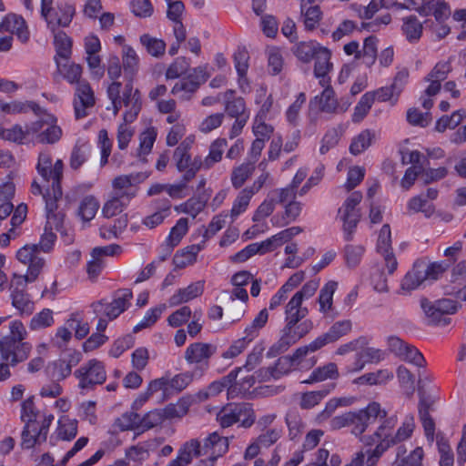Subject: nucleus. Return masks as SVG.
Wrapping results in <instances>:
<instances>
[{
	"label": "nucleus",
	"instance_id": "nucleus-50",
	"mask_svg": "<svg viewBox=\"0 0 466 466\" xmlns=\"http://www.w3.org/2000/svg\"><path fill=\"white\" fill-rule=\"evenodd\" d=\"M203 370L196 369L194 371H186L175 375L172 379L168 380V387L177 391L185 390L196 377L202 376Z\"/></svg>",
	"mask_w": 466,
	"mask_h": 466
},
{
	"label": "nucleus",
	"instance_id": "nucleus-20",
	"mask_svg": "<svg viewBox=\"0 0 466 466\" xmlns=\"http://www.w3.org/2000/svg\"><path fill=\"white\" fill-rule=\"evenodd\" d=\"M138 174L121 175L112 181L113 195L130 201L137 193L135 184L139 181Z\"/></svg>",
	"mask_w": 466,
	"mask_h": 466
},
{
	"label": "nucleus",
	"instance_id": "nucleus-12",
	"mask_svg": "<svg viewBox=\"0 0 466 466\" xmlns=\"http://www.w3.org/2000/svg\"><path fill=\"white\" fill-rule=\"evenodd\" d=\"M32 345L28 342L18 341L13 338L0 339V360L16 366L25 361L30 355Z\"/></svg>",
	"mask_w": 466,
	"mask_h": 466
},
{
	"label": "nucleus",
	"instance_id": "nucleus-64",
	"mask_svg": "<svg viewBox=\"0 0 466 466\" xmlns=\"http://www.w3.org/2000/svg\"><path fill=\"white\" fill-rule=\"evenodd\" d=\"M225 111L232 118L249 117L245 101L242 97L233 98L225 102Z\"/></svg>",
	"mask_w": 466,
	"mask_h": 466
},
{
	"label": "nucleus",
	"instance_id": "nucleus-49",
	"mask_svg": "<svg viewBox=\"0 0 466 466\" xmlns=\"http://www.w3.org/2000/svg\"><path fill=\"white\" fill-rule=\"evenodd\" d=\"M201 455H203L201 443L197 439L187 441L177 452V457L185 465L190 464L194 457Z\"/></svg>",
	"mask_w": 466,
	"mask_h": 466
},
{
	"label": "nucleus",
	"instance_id": "nucleus-30",
	"mask_svg": "<svg viewBox=\"0 0 466 466\" xmlns=\"http://www.w3.org/2000/svg\"><path fill=\"white\" fill-rule=\"evenodd\" d=\"M131 299L132 291L130 289L119 290L117 297L104 308L105 315L109 320L115 319L128 308Z\"/></svg>",
	"mask_w": 466,
	"mask_h": 466
},
{
	"label": "nucleus",
	"instance_id": "nucleus-1",
	"mask_svg": "<svg viewBox=\"0 0 466 466\" xmlns=\"http://www.w3.org/2000/svg\"><path fill=\"white\" fill-rule=\"evenodd\" d=\"M64 163L61 159H57L53 164L51 154L42 152L38 156L36 164L37 173L46 181H52L51 187L46 188L44 194L46 202V210L48 219H54L55 223L59 220V216L55 214L57 209V202L62 198L61 180L63 178Z\"/></svg>",
	"mask_w": 466,
	"mask_h": 466
},
{
	"label": "nucleus",
	"instance_id": "nucleus-56",
	"mask_svg": "<svg viewBox=\"0 0 466 466\" xmlns=\"http://www.w3.org/2000/svg\"><path fill=\"white\" fill-rule=\"evenodd\" d=\"M30 134L28 126L25 130L19 125H14L9 128H0V139L17 144H22Z\"/></svg>",
	"mask_w": 466,
	"mask_h": 466
},
{
	"label": "nucleus",
	"instance_id": "nucleus-2",
	"mask_svg": "<svg viewBox=\"0 0 466 466\" xmlns=\"http://www.w3.org/2000/svg\"><path fill=\"white\" fill-rule=\"evenodd\" d=\"M448 265L443 262H430L425 258L417 259L401 280V289L408 292L431 283L446 271Z\"/></svg>",
	"mask_w": 466,
	"mask_h": 466
},
{
	"label": "nucleus",
	"instance_id": "nucleus-18",
	"mask_svg": "<svg viewBox=\"0 0 466 466\" xmlns=\"http://www.w3.org/2000/svg\"><path fill=\"white\" fill-rule=\"evenodd\" d=\"M216 350V346L210 343L194 342L186 349L184 358L188 364L208 367V360L215 354Z\"/></svg>",
	"mask_w": 466,
	"mask_h": 466
},
{
	"label": "nucleus",
	"instance_id": "nucleus-48",
	"mask_svg": "<svg viewBox=\"0 0 466 466\" xmlns=\"http://www.w3.org/2000/svg\"><path fill=\"white\" fill-rule=\"evenodd\" d=\"M140 43L151 56L158 57L165 54L166 43L160 38L154 37L149 34H144L140 36Z\"/></svg>",
	"mask_w": 466,
	"mask_h": 466
},
{
	"label": "nucleus",
	"instance_id": "nucleus-53",
	"mask_svg": "<svg viewBox=\"0 0 466 466\" xmlns=\"http://www.w3.org/2000/svg\"><path fill=\"white\" fill-rule=\"evenodd\" d=\"M91 146L88 142L77 141L70 156V167L78 169L87 159Z\"/></svg>",
	"mask_w": 466,
	"mask_h": 466
},
{
	"label": "nucleus",
	"instance_id": "nucleus-13",
	"mask_svg": "<svg viewBox=\"0 0 466 466\" xmlns=\"http://www.w3.org/2000/svg\"><path fill=\"white\" fill-rule=\"evenodd\" d=\"M16 258L27 266V272L22 278L29 282H34L45 265V258L40 256L38 246L35 244L25 245L16 252Z\"/></svg>",
	"mask_w": 466,
	"mask_h": 466
},
{
	"label": "nucleus",
	"instance_id": "nucleus-35",
	"mask_svg": "<svg viewBox=\"0 0 466 466\" xmlns=\"http://www.w3.org/2000/svg\"><path fill=\"white\" fill-rule=\"evenodd\" d=\"M57 71L69 84L81 83L82 67L74 60H56Z\"/></svg>",
	"mask_w": 466,
	"mask_h": 466
},
{
	"label": "nucleus",
	"instance_id": "nucleus-4",
	"mask_svg": "<svg viewBox=\"0 0 466 466\" xmlns=\"http://www.w3.org/2000/svg\"><path fill=\"white\" fill-rule=\"evenodd\" d=\"M195 142L194 136H188L176 147L173 153V162L177 170L182 173L186 181H191L197 173L203 168L202 157H191L190 149Z\"/></svg>",
	"mask_w": 466,
	"mask_h": 466
},
{
	"label": "nucleus",
	"instance_id": "nucleus-19",
	"mask_svg": "<svg viewBox=\"0 0 466 466\" xmlns=\"http://www.w3.org/2000/svg\"><path fill=\"white\" fill-rule=\"evenodd\" d=\"M377 250L383 256L389 274H392L397 269L398 262L391 251V232L388 224L383 225L380 231Z\"/></svg>",
	"mask_w": 466,
	"mask_h": 466
},
{
	"label": "nucleus",
	"instance_id": "nucleus-51",
	"mask_svg": "<svg viewBox=\"0 0 466 466\" xmlns=\"http://www.w3.org/2000/svg\"><path fill=\"white\" fill-rule=\"evenodd\" d=\"M237 372L230 371L228 376L224 377L221 380L213 381L209 384V386L205 390V391L199 393V397L203 400H206L209 397H214L218 395L220 392L224 390L225 388L231 385V383L236 380Z\"/></svg>",
	"mask_w": 466,
	"mask_h": 466
},
{
	"label": "nucleus",
	"instance_id": "nucleus-45",
	"mask_svg": "<svg viewBox=\"0 0 466 466\" xmlns=\"http://www.w3.org/2000/svg\"><path fill=\"white\" fill-rule=\"evenodd\" d=\"M376 134L374 131L365 129L356 136L350 144V151L353 155H360L370 147L375 139Z\"/></svg>",
	"mask_w": 466,
	"mask_h": 466
},
{
	"label": "nucleus",
	"instance_id": "nucleus-39",
	"mask_svg": "<svg viewBox=\"0 0 466 466\" xmlns=\"http://www.w3.org/2000/svg\"><path fill=\"white\" fill-rule=\"evenodd\" d=\"M200 245H191L178 250L173 258V264L176 268H184L193 265L197 260V255L201 250Z\"/></svg>",
	"mask_w": 466,
	"mask_h": 466
},
{
	"label": "nucleus",
	"instance_id": "nucleus-42",
	"mask_svg": "<svg viewBox=\"0 0 466 466\" xmlns=\"http://www.w3.org/2000/svg\"><path fill=\"white\" fill-rule=\"evenodd\" d=\"M284 213L281 218L275 216L271 221L273 225L278 227H283L289 223L295 221L300 215L302 210V204L299 201H293L283 206Z\"/></svg>",
	"mask_w": 466,
	"mask_h": 466
},
{
	"label": "nucleus",
	"instance_id": "nucleus-5",
	"mask_svg": "<svg viewBox=\"0 0 466 466\" xmlns=\"http://www.w3.org/2000/svg\"><path fill=\"white\" fill-rule=\"evenodd\" d=\"M420 307L429 325L446 326L451 323L450 314L458 309V304L451 299L431 301L426 298L420 299Z\"/></svg>",
	"mask_w": 466,
	"mask_h": 466
},
{
	"label": "nucleus",
	"instance_id": "nucleus-24",
	"mask_svg": "<svg viewBox=\"0 0 466 466\" xmlns=\"http://www.w3.org/2000/svg\"><path fill=\"white\" fill-rule=\"evenodd\" d=\"M303 300L293 295L285 306V326L288 329H294L309 314L307 307L302 306Z\"/></svg>",
	"mask_w": 466,
	"mask_h": 466
},
{
	"label": "nucleus",
	"instance_id": "nucleus-61",
	"mask_svg": "<svg viewBox=\"0 0 466 466\" xmlns=\"http://www.w3.org/2000/svg\"><path fill=\"white\" fill-rule=\"evenodd\" d=\"M285 420L289 429V435L291 440H294L302 432L305 427L303 420L297 410H290L286 414Z\"/></svg>",
	"mask_w": 466,
	"mask_h": 466
},
{
	"label": "nucleus",
	"instance_id": "nucleus-16",
	"mask_svg": "<svg viewBox=\"0 0 466 466\" xmlns=\"http://www.w3.org/2000/svg\"><path fill=\"white\" fill-rule=\"evenodd\" d=\"M352 321L350 319H342L334 322L327 332L319 335L310 343L309 346L310 347L313 352L322 349L328 344L334 343L347 336L352 330Z\"/></svg>",
	"mask_w": 466,
	"mask_h": 466
},
{
	"label": "nucleus",
	"instance_id": "nucleus-44",
	"mask_svg": "<svg viewBox=\"0 0 466 466\" xmlns=\"http://www.w3.org/2000/svg\"><path fill=\"white\" fill-rule=\"evenodd\" d=\"M337 282L330 280L327 282L319 291L318 302L319 304V311L328 314L332 309L333 295L337 289Z\"/></svg>",
	"mask_w": 466,
	"mask_h": 466
},
{
	"label": "nucleus",
	"instance_id": "nucleus-54",
	"mask_svg": "<svg viewBox=\"0 0 466 466\" xmlns=\"http://www.w3.org/2000/svg\"><path fill=\"white\" fill-rule=\"evenodd\" d=\"M402 32L410 41L419 40L422 33V24L415 15H409L403 18Z\"/></svg>",
	"mask_w": 466,
	"mask_h": 466
},
{
	"label": "nucleus",
	"instance_id": "nucleus-52",
	"mask_svg": "<svg viewBox=\"0 0 466 466\" xmlns=\"http://www.w3.org/2000/svg\"><path fill=\"white\" fill-rule=\"evenodd\" d=\"M100 207L99 201L93 196L85 197L78 207V216L85 222L92 220Z\"/></svg>",
	"mask_w": 466,
	"mask_h": 466
},
{
	"label": "nucleus",
	"instance_id": "nucleus-46",
	"mask_svg": "<svg viewBox=\"0 0 466 466\" xmlns=\"http://www.w3.org/2000/svg\"><path fill=\"white\" fill-rule=\"evenodd\" d=\"M334 389V385L327 386L319 390L307 391L302 394L299 401L301 409L309 410L318 405L330 391Z\"/></svg>",
	"mask_w": 466,
	"mask_h": 466
},
{
	"label": "nucleus",
	"instance_id": "nucleus-33",
	"mask_svg": "<svg viewBox=\"0 0 466 466\" xmlns=\"http://www.w3.org/2000/svg\"><path fill=\"white\" fill-rule=\"evenodd\" d=\"M339 377V369L336 363L329 362L323 366L316 368L307 380L302 383L313 384L327 380H337Z\"/></svg>",
	"mask_w": 466,
	"mask_h": 466
},
{
	"label": "nucleus",
	"instance_id": "nucleus-14",
	"mask_svg": "<svg viewBox=\"0 0 466 466\" xmlns=\"http://www.w3.org/2000/svg\"><path fill=\"white\" fill-rule=\"evenodd\" d=\"M95 104V94L89 83L86 81L78 83L73 98L75 117L82 119L89 116Z\"/></svg>",
	"mask_w": 466,
	"mask_h": 466
},
{
	"label": "nucleus",
	"instance_id": "nucleus-63",
	"mask_svg": "<svg viewBox=\"0 0 466 466\" xmlns=\"http://www.w3.org/2000/svg\"><path fill=\"white\" fill-rule=\"evenodd\" d=\"M166 309V305L161 304L156 308L148 309L143 319L134 327L133 331L138 332L154 325Z\"/></svg>",
	"mask_w": 466,
	"mask_h": 466
},
{
	"label": "nucleus",
	"instance_id": "nucleus-23",
	"mask_svg": "<svg viewBox=\"0 0 466 466\" xmlns=\"http://www.w3.org/2000/svg\"><path fill=\"white\" fill-rule=\"evenodd\" d=\"M201 450L203 455H208L210 460L214 461L228 451V440L218 432H213L204 440Z\"/></svg>",
	"mask_w": 466,
	"mask_h": 466
},
{
	"label": "nucleus",
	"instance_id": "nucleus-58",
	"mask_svg": "<svg viewBox=\"0 0 466 466\" xmlns=\"http://www.w3.org/2000/svg\"><path fill=\"white\" fill-rule=\"evenodd\" d=\"M375 101V95L371 92L365 93L356 105L352 114V121L360 122L369 113L372 104Z\"/></svg>",
	"mask_w": 466,
	"mask_h": 466
},
{
	"label": "nucleus",
	"instance_id": "nucleus-62",
	"mask_svg": "<svg viewBox=\"0 0 466 466\" xmlns=\"http://www.w3.org/2000/svg\"><path fill=\"white\" fill-rule=\"evenodd\" d=\"M252 197L253 195L246 188H243L238 193L233 202L232 208L230 210V217L232 221L247 210Z\"/></svg>",
	"mask_w": 466,
	"mask_h": 466
},
{
	"label": "nucleus",
	"instance_id": "nucleus-8",
	"mask_svg": "<svg viewBox=\"0 0 466 466\" xmlns=\"http://www.w3.org/2000/svg\"><path fill=\"white\" fill-rule=\"evenodd\" d=\"M397 424V418L392 416L385 418L383 422L378 427L375 435L379 438H385L390 444L395 445L410 438L415 428L413 416H407L401 426L393 434L392 431Z\"/></svg>",
	"mask_w": 466,
	"mask_h": 466
},
{
	"label": "nucleus",
	"instance_id": "nucleus-31",
	"mask_svg": "<svg viewBox=\"0 0 466 466\" xmlns=\"http://www.w3.org/2000/svg\"><path fill=\"white\" fill-rule=\"evenodd\" d=\"M228 147V141L225 137H218L213 140L208 147V154L202 159L203 169L208 170L217 163H219Z\"/></svg>",
	"mask_w": 466,
	"mask_h": 466
},
{
	"label": "nucleus",
	"instance_id": "nucleus-55",
	"mask_svg": "<svg viewBox=\"0 0 466 466\" xmlns=\"http://www.w3.org/2000/svg\"><path fill=\"white\" fill-rule=\"evenodd\" d=\"M140 416L133 411L125 412L114 421L113 427L119 431H133L139 428Z\"/></svg>",
	"mask_w": 466,
	"mask_h": 466
},
{
	"label": "nucleus",
	"instance_id": "nucleus-38",
	"mask_svg": "<svg viewBox=\"0 0 466 466\" xmlns=\"http://www.w3.org/2000/svg\"><path fill=\"white\" fill-rule=\"evenodd\" d=\"M243 410L242 405L228 404L217 414V420L223 428L230 427L239 420Z\"/></svg>",
	"mask_w": 466,
	"mask_h": 466
},
{
	"label": "nucleus",
	"instance_id": "nucleus-21",
	"mask_svg": "<svg viewBox=\"0 0 466 466\" xmlns=\"http://www.w3.org/2000/svg\"><path fill=\"white\" fill-rule=\"evenodd\" d=\"M451 71V66L449 60L438 62L425 77V81L430 83L426 88V94L429 96H436L441 90V82L447 78Z\"/></svg>",
	"mask_w": 466,
	"mask_h": 466
},
{
	"label": "nucleus",
	"instance_id": "nucleus-32",
	"mask_svg": "<svg viewBox=\"0 0 466 466\" xmlns=\"http://www.w3.org/2000/svg\"><path fill=\"white\" fill-rule=\"evenodd\" d=\"M81 360V353L74 351L65 359H60L54 362L53 377L56 380H62L67 378L72 371V368L76 366Z\"/></svg>",
	"mask_w": 466,
	"mask_h": 466
},
{
	"label": "nucleus",
	"instance_id": "nucleus-3",
	"mask_svg": "<svg viewBox=\"0 0 466 466\" xmlns=\"http://www.w3.org/2000/svg\"><path fill=\"white\" fill-rule=\"evenodd\" d=\"M309 344L299 347L291 355L282 356L278 359L274 366L259 369L256 374L259 380L265 381L270 379L278 380L289 374L293 368H299L303 359L312 353Z\"/></svg>",
	"mask_w": 466,
	"mask_h": 466
},
{
	"label": "nucleus",
	"instance_id": "nucleus-9",
	"mask_svg": "<svg viewBox=\"0 0 466 466\" xmlns=\"http://www.w3.org/2000/svg\"><path fill=\"white\" fill-rule=\"evenodd\" d=\"M387 411L381 408L379 402H370L365 409L358 411H350L351 433L355 436H360L368 428L373 424L378 418L385 419Z\"/></svg>",
	"mask_w": 466,
	"mask_h": 466
},
{
	"label": "nucleus",
	"instance_id": "nucleus-40",
	"mask_svg": "<svg viewBox=\"0 0 466 466\" xmlns=\"http://www.w3.org/2000/svg\"><path fill=\"white\" fill-rule=\"evenodd\" d=\"M28 110H32L36 115H39L41 107L33 102L12 101L7 103L0 100V113L5 115H16L25 113Z\"/></svg>",
	"mask_w": 466,
	"mask_h": 466
},
{
	"label": "nucleus",
	"instance_id": "nucleus-7",
	"mask_svg": "<svg viewBox=\"0 0 466 466\" xmlns=\"http://www.w3.org/2000/svg\"><path fill=\"white\" fill-rule=\"evenodd\" d=\"M322 87L324 88L323 91L309 101L310 111L316 108L319 112L330 115L343 114L348 111L351 105L350 101L344 97L338 99L331 85L323 86Z\"/></svg>",
	"mask_w": 466,
	"mask_h": 466
},
{
	"label": "nucleus",
	"instance_id": "nucleus-41",
	"mask_svg": "<svg viewBox=\"0 0 466 466\" xmlns=\"http://www.w3.org/2000/svg\"><path fill=\"white\" fill-rule=\"evenodd\" d=\"M430 407L431 404L425 399H420L419 404L420 419L421 420L427 440L432 442L434 440L435 423L430 415Z\"/></svg>",
	"mask_w": 466,
	"mask_h": 466
},
{
	"label": "nucleus",
	"instance_id": "nucleus-36",
	"mask_svg": "<svg viewBox=\"0 0 466 466\" xmlns=\"http://www.w3.org/2000/svg\"><path fill=\"white\" fill-rule=\"evenodd\" d=\"M160 442L157 439H154L130 446L125 451L126 458L132 461H146L149 457V451Z\"/></svg>",
	"mask_w": 466,
	"mask_h": 466
},
{
	"label": "nucleus",
	"instance_id": "nucleus-17",
	"mask_svg": "<svg viewBox=\"0 0 466 466\" xmlns=\"http://www.w3.org/2000/svg\"><path fill=\"white\" fill-rule=\"evenodd\" d=\"M120 103L127 108L123 115L125 122H133L141 110L142 103L140 93L133 88L132 82L125 86L123 95L120 96Z\"/></svg>",
	"mask_w": 466,
	"mask_h": 466
},
{
	"label": "nucleus",
	"instance_id": "nucleus-26",
	"mask_svg": "<svg viewBox=\"0 0 466 466\" xmlns=\"http://www.w3.org/2000/svg\"><path fill=\"white\" fill-rule=\"evenodd\" d=\"M394 373L389 369H380L375 371L367 372L353 380V384L367 386H384L391 381Z\"/></svg>",
	"mask_w": 466,
	"mask_h": 466
},
{
	"label": "nucleus",
	"instance_id": "nucleus-60",
	"mask_svg": "<svg viewBox=\"0 0 466 466\" xmlns=\"http://www.w3.org/2000/svg\"><path fill=\"white\" fill-rule=\"evenodd\" d=\"M130 201L122 198L112 196L102 208V215L110 218L120 214Z\"/></svg>",
	"mask_w": 466,
	"mask_h": 466
},
{
	"label": "nucleus",
	"instance_id": "nucleus-29",
	"mask_svg": "<svg viewBox=\"0 0 466 466\" xmlns=\"http://www.w3.org/2000/svg\"><path fill=\"white\" fill-rule=\"evenodd\" d=\"M204 291V281H198L191 283L184 289H179L168 299L170 307H176L182 303L190 301L191 299L199 297Z\"/></svg>",
	"mask_w": 466,
	"mask_h": 466
},
{
	"label": "nucleus",
	"instance_id": "nucleus-10",
	"mask_svg": "<svg viewBox=\"0 0 466 466\" xmlns=\"http://www.w3.org/2000/svg\"><path fill=\"white\" fill-rule=\"evenodd\" d=\"M78 380V387L82 390H90L94 386L102 384L106 381V372L102 361L92 359L83 364L74 372Z\"/></svg>",
	"mask_w": 466,
	"mask_h": 466
},
{
	"label": "nucleus",
	"instance_id": "nucleus-57",
	"mask_svg": "<svg viewBox=\"0 0 466 466\" xmlns=\"http://www.w3.org/2000/svg\"><path fill=\"white\" fill-rule=\"evenodd\" d=\"M77 434V420L62 417L58 420L57 435L63 441H71Z\"/></svg>",
	"mask_w": 466,
	"mask_h": 466
},
{
	"label": "nucleus",
	"instance_id": "nucleus-15",
	"mask_svg": "<svg viewBox=\"0 0 466 466\" xmlns=\"http://www.w3.org/2000/svg\"><path fill=\"white\" fill-rule=\"evenodd\" d=\"M29 280L22 278V275L15 274L11 280L12 305L20 311L22 315L29 316L34 311V303L29 295L25 292L26 284Z\"/></svg>",
	"mask_w": 466,
	"mask_h": 466
},
{
	"label": "nucleus",
	"instance_id": "nucleus-22",
	"mask_svg": "<svg viewBox=\"0 0 466 466\" xmlns=\"http://www.w3.org/2000/svg\"><path fill=\"white\" fill-rule=\"evenodd\" d=\"M1 25L3 27L2 31L15 35L22 43L29 40L30 33L25 20L21 15L9 13L3 18Z\"/></svg>",
	"mask_w": 466,
	"mask_h": 466
},
{
	"label": "nucleus",
	"instance_id": "nucleus-6",
	"mask_svg": "<svg viewBox=\"0 0 466 466\" xmlns=\"http://www.w3.org/2000/svg\"><path fill=\"white\" fill-rule=\"evenodd\" d=\"M37 115L39 119L28 125L30 135L35 136V140L42 144H54L62 137V129L56 124V118L42 108Z\"/></svg>",
	"mask_w": 466,
	"mask_h": 466
},
{
	"label": "nucleus",
	"instance_id": "nucleus-27",
	"mask_svg": "<svg viewBox=\"0 0 466 466\" xmlns=\"http://www.w3.org/2000/svg\"><path fill=\"white\" fill-rule=\"evenodd\" d=\"M297 58H330L331 51L315 41L299 43L295 51Z\"/></svg>",
	"mask_w": 466,
	"mask_h": 466
},
{
	"label": "nucleus",
	"instance_id": "nucleus-28",
	"mask_svg": "<svg viewBox=\"0 0 466 466\" xmlns=\"http://www.w3.org/2000/svg\"><path fill=\"white\" fill-rule=\"evenodd\" d=\"M138 69L137 60H116L107 68L108 76L112 80L117 79L122 72L128 82H132Z\"/></svg>",
	"mask_w": 466,
	"mask_h": 466
},
{
	"label": "nucleus",
	"instance_id": "nucleus-37",
	"mask_svg": "<svg viewBox=\"0 0 466 466\" xmlns=\"http://www.w3.org/2000/svg\"><path fill=\"white\" fill-rule=\"evenodd\" d=\"M404 452L402 447H399L397 457L390 466H423L424 451L421 447L415 448L407 456H403Z\"/></svg>",
	"mask_w": 466,
	"mask_h": 466
},
{
	"label": "nucleus",
	"instance_id": "nucleus-43",
	"mask_svg": "<svg viewBox=\"0 0 466 466\" xmlns=\"http://www.w3.org/2000/svg\"><path fill=\"white\" fill-rule=\"evenodd\" d=\"M255 165L252 162H245L233 168L231 172V184L235 188H240L252 176Z\"/></svg>",
	"mask_w": 466,
	"mask_h": 466
},
{
	"label": "nucleus",
	"instance_id": "nucleus-47",
	"mask_svg": "<svg viewBox=\"0 0 466 466\" xmlns=\"http://www.w3.org/2000/svg\"><path fill=\"white\" fill-rule=\"evenodd\" d=\"M291 329H288V326L283 328L280 339L269 348L268 356L276 357L287 351L290 346L297 342V337L291 336Z\"/></svg>",
	"mask_w": 466,
	"mask_h": 466
},
{
	"label": "nucleus",
	"instance_id": "nucleus-34",
	"mask_svg": "<svg viewBox=\"0 0 466 466\" xmlns=\"http://www.w3.org/2000/svg\"><path fill=\"white\" fill-rule=\"evenodd\" d=\"M55 214L59 216V220L57 223H55L54 219H50L49 222L48 218H46V224L45 226L44 233L41 236L39 243L36 244L40 251L49 252L56 239V235L53 232V228H58L62 223L63 217L60 213H57L56 210L55 211ZM46 217H47L46 211Z\"/></svg>",
	"mask_w": 466,
	"mask_h": 466
},
{
	"label": "nucleus",
	"instance_id": "nucleus-59",
	"mask_svg": "<svg viewBox=\"0 0 466 466\" xmlns=\"http://www.w3.org/2000/svg\"><path fill=\"white\" fill-rule=\"evenodd\" d=\"M54 46L56 51V56L59 58H69L72 51V40L63 31L55 34Z\"/></svg>",
	"mask_w": 466,
	"mask_h": 466
},
{
	"label": "nucleus",
	"instance_id": "nucleus-25",
	"mask_svg": "<svg viewBox=\"0 0 466 466\" xmlns=\"http://www.w3.org/2000/svg\"><path fill=\"white\" fill-rule=\"evenodd\" d=\"M54 8L46 19L48 25L52 27L68 26L75 15V7L66 2H58Z\"/></svg>",
	"mask_w": 466,
	"mask_h": 466
},
{
	"label": "nucleus",
	"instance_id": "nucleus-11",
	"mask_svg": "<svg viewBox=\"0 0 466 466\" xmlns=\"http://www.w3.org/2000/svg\"><path fill=\"white\" fill-rule=\"evenodd\" d=\"M360 191L352 192L339 209V215L343 222L344 238L347 241L352 239V234L360 218V212L356 207L360 203Z\"/></svg>",
	"mask_w": 466,
	"mask_h": 466
}]
</instances>
